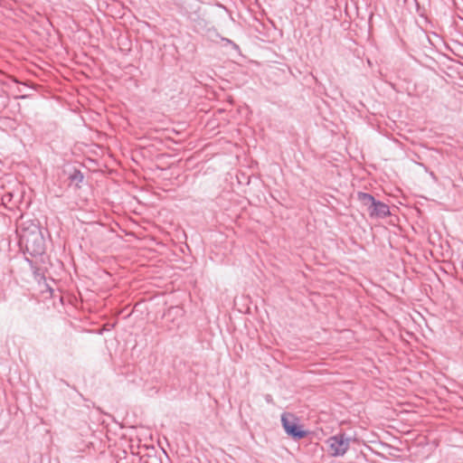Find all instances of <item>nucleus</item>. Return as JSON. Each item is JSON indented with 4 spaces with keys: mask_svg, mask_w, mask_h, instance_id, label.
<instances>
[{
    "mask_svg": "<svg viewBox=\"0 0 463 463\" xmlns=\"http://www.w3.org/2000/svg\"><path fill=\"white\" fill-rule=\"evenodd\" d=\"M20 242L24 244L26 251L33 257L45 253V240L40 227L34 223L22 230Z\"/></svg>",
    "mask_w": 463,
    "mask_h": 463,
    "instance_id": "nucleus-1",
    "label": "nucleus"
},
{
    "mask_svg": "<svg viewBox=\"0 0 463 463\" xmlns=\"http://www.w3.org/2000/svg\"><path fill=\"white\" fill-rule=\"evenodd\" d=\"M281 425L286 434L295 440L301 439L307 435V431L299 424V419L291 412L281 414Z\"/></svg>",
    "mask_w": 463,
    "mask_h": 463,
    "instance_id": "nucleus-2",
    "label": "nucleus"
},
{
    "mask_svg": "<svg viewBox=\"0 0 463 463\" xmlns=\"http://www.w3.org/2000/svg\"><path fill=\"white\" fill-rule=\"evenodd\" d=\"M328 453L332 457H342L349 449V439L345 434H336L329 437L326 440Z\"/></svg>",
    "mask_w": 463,
    "mask_h": 463,
    "instance_id": "nucleus-3",
    "label": "nucleus"
},
{
    "mask_svg": "<svg viewBox=\"0 0 463 463\" xmlns=\"http://www.w3.org/2000/svg\"><path fill=\"white\" fill-rule=\"evenodd\" d=\"M391 214L389 206L376 200L374 204H373L372 208L369 210V215L371 218H381L383 219Z\"/></svg>",
    "mask_w": 463,
    "mask_h": 463,
    "instance_id": "nucleus-4",
    "label": "nucleus"
},
{
    "mask_svg": "<svg viewBox=\"0 0 463 463\" xmlns=\"http://www.w3.org/2000/svg\"><path fill=\"white\" fill-rule=\"evenodd\" d=\"M357 199L364 206L367 207L368 211L372 208L373 204H374V202L376 201V199L372 194L364 192L357 193Z\"/></svg>",
    "mask_w": 463,
    "mask_h": 463,
    "instance_id": "nucleus-5",
    "label": "nucleus"
},
{
    "mask_svg": "<svg viewBox=\"0 0 463 463\" xmlns=\"http://www.w3.org/2000/svg\"><path fill=\"white\" fill-rule=\"evenodd\" d=\"M9 103V96L6 91L1 90L0 91V113L7 107Z\"/></svg>",
    "mask_w": 463,
    "mask_h": 463,
    "instance_id": "nucleus-6",
    "label": "nucleus"
},
{
    "mask_svg": "<svg viewBox=\"0 0 463 463\" xmlns=\"http://www.w3.org/2000/svg\"><path fill=\"white\" fill-rule=\"evenodd\" d=\"M83 174L78 169H74L73 173H71L69 176V179L72 183H76V184H80L83 181Z\"/></svg>",
    "mask_w": 463,
    "mask_h": 463,
    "instance_id": "nucleus-7",
    "label": "nucleus"
},
{
    "mask_svg": "<svg viewBox=\"0 0 463 463\" xmlns=\"http://www.w3.org/2000/svg\"><path fill=\"white\" fill-rule=\"evenodd\" d=\"M12 197H13V194L11 193H7L3 196L2 201L4 203H5L7 202H10Z\"/></svg>",
    "mask_w": 463,
    "mask_h": 463,
    "instance_id": "nucleus-8",
    "label": "nucleus"
},
{
    "mask_svg": "<svg viewBox=\"0 0 463 463\" xmlns=\"http://www.w3.org/2000/svg\"><path fill=\"white\" fill-rule=\"evenodd\" d=\"M415 3H416V11H417L418 14L420 16H423V13L421 11V7H420V4L417 2V0H415Z\"/></svg>",
    "mask_w": 463,
    "mask_h": 463,
    "instance_id": "nucleus-9",
    "label": "nucleus"
},
{
    "mask_svg": "<svg viewBox=\"0 0 463 463\" xmlns=\"http://www.w3.org/2000/svg\"><path fill=\"white\" fill-rule=\"evenodd\" d=\"M415 3H416V11H417L418 14L420 16H423V13L421 11V7H420V4L417 2V0H415Z\"/></svg>",
    "mask_w": 463,
    "mask_h": 463,
    "instance_id": "nucleus-10",
    "label": "nucleus"
},
{
    "mask_svg": "<svg viewBox=\"0 0 463 463\" xmlns=\"http://www.w3.org/2000/svg\"><path fill=\"white\" fill-rule=\"evenodd\" d=\"M27 97H28L27 95H19V96H16L15 98H16V99H26Z\"/></svg>",
    "mask_w": 463,
    "mask_h": 463,
    "instance_id": "nucleus-11",
    "label": "nucleus"
},
{
    "mask_svg": "<svg viewBox=\"0 0 463 463\" xmlns=\"http://www.w3.org/2000/svg\"><path fill=\"white\" fill-rule=\"evenodd\" d=\"M9 79H10V80H12L14 83H15V84H20V82H19L16 79H14V78H9Z\"/></svg>",
    "mask_w": 463,
    "mask_h": 463,
    "instance_id": "nucleus-12",
    "label": "nucleus"
},
{
    "mask_svg": "<svg viewBox=\"0 0 463 463\" xmlns=\"http://www.w3.org/2000/svg\"><path fill=\"white\" fill-rule=\"evenodd\" d=\"M271 400H272V399H271V396H270V395H267V396H266V401H267L268 402H269Z\"/></svg>",
    "mask_w": 463,
    "mask_h": 463,
    "instance_id": "nucleus-13",
    "label": "nucleus"
}]
</instances>
